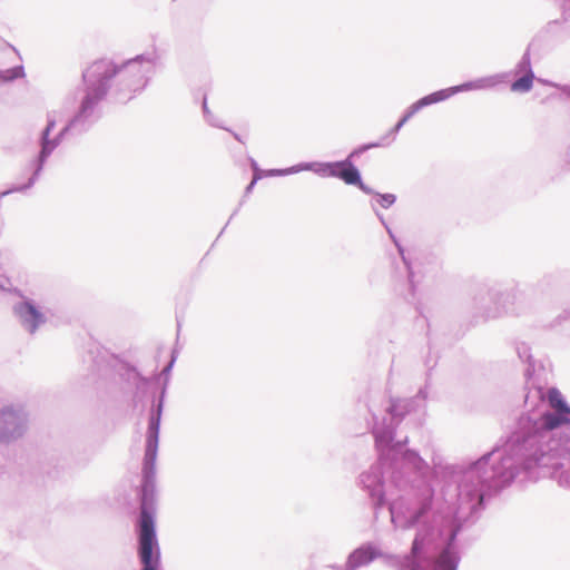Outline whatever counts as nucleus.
<instances>
[{"label":"nucleus","instance_id":"nucleus-11","mask_svg":"<svg viewBox=\"0 0 570 570\" xmlns=\"http://www.w3.org/2000/svg\"><path fill=\"white\" fill-rule=\"evenodd\" d=\"M1 420L4 424L17 423L20 424L22 422L21 415L13 407H6L1 411Z\"/></svg>","mask_w":570,"mask_h":570},{"label":"nucleus","instance_id":"nucleus-14","mask_svg":"<svg viewBox=\"0 0 570 570\" xmlns=\"http://www.w3.org/2000/svg\"><path fill=\"white\" fill-rule=\"evenodd\" d=\"M376 442H377V445H379L380 448H381V446H383V440H382V439L377 438V439H376Z\"/></svg>","mask_w":570,"mask_h":570},{"label":"nucleus","instance_id":"nucleus-3","mask_svg":"<svg viewBox=\"0 0 570 570\" xmlns=\"http://www.w3.org/2000/svg\"><path fill=\"white\" fill-rule=\"evenodd\" d=\"M17 313L23 324L28 326L30 332H35L43 322V315L30 302L20 304L17 308Z\"/></svg>","mask_w":570,"mask_h":570},{"label":"nucleus","instance_id":"nucleus-10","mask_svg":"<svg viewBox=\"0 0 570 570\" xmlns=\"http://www.w3.org/2000/svg\"><path fill=\"white\" fill-rule=\"evenodd\" d=\"M533 79L534 75L529 70L523 77L511 85V90L514 92H527L532 88Z\"/></svg>","mask_w":570,"mask_h":570},{"label":"nucleus","instance_id":"nucleus-15","mask_svg":"<svg viewBox=\"0 0 570 570\" xmlns=\"http://www.w3.org/2000/svg\"><path fill=\"white\" fill-rule=\"evenodd\" d=\"M256 179L254 178L250 183V185L248 186V189H250L253 187V185L255 184Z\"/></svg>","mask_w":570,"mask_h":570},{"label":"nucleus","instance_id":"nucleus-5","mask_svg":"<svg viewBox=\"0 0 570 570\" xmlns=\"http://www.w3.org/2000/svg\"><path fill=\"white\" fill-rule=\"evenodd\" d=\"M377 557V552L372 547H363L355 550L351 557L350 562L355 567L364 566Z\"/></svg>","mask_w":570,"mask_h":570},{"label":"nucleus","instance_id":"nucleus-1","mask_svg":"<svg viewBox=\"0 0 570 570\" xmlns=\"http://www.w3.org/2000/svg\"><path fill=\"white\" fill-rule=\"evenodd\" d=\"M138 540V553L142 563V570H157L160 562V553L156 538L154 514L146 501V489H144L141 500Z\"/></svg>","mask_w":570,"mask_h":570},{"label":"nucleus","instance_id":"nucleus-2","mask_svg":"<svg viewBox=\"0 0 570 570\" xmlns=\"http://www.w3.org/2000/svg\"><path fill=\"white\" fill-rule=\"evenodd\" d=\"M118 73L117 67L108 59L94 61L83 72V79L91 85H105Z\"/></svg>","mask_w":570,"mask_h":570},{"label":"nucleus","instance_id":"nucleus-7","mask_svg":"<svg viewBox=\"0 0 570 570\" xmlns=\"http://www.w3.org/2000/svg\"><path fill=\"white\" fill-rule=\"evenodd\" d=\"M442 99H443V95L441 92H434L432 95H429V96L422 98L421 100H419L416 104H414L411 107L409 114L397 124L396 128L401 127L404 124V121L407 120V118H410L412 115H414L423 106H426V105H430L433 102H438Z\"/></svg>","mask_w":570,"mask_h":570},{"label":"nucleus","instance_id":"nucleus-12","mask_svg":"<svg viewBox=\"0 0 570 570\" xmlns=\"http://www.w3.org/2000/svg\"><path fill=\"white\" fill-rule=\"evenodd\" d=\"M434 570H453L451 556L448 551H444L440 554V557L436 560V566Z\"/></svg>","mask_w":570,"mask_h":570},{"label":"nucleus","instance_id":"nucleus-6","mask_svg":"<svg viewBox=\"0 0 570 570\" xmlns=\"http://www.w3.org/2000/svg\"><path fill=\"white\" fill-rule=\"evenodd\" d=\"M548 400L551 407H553L559 414H570V407L567 405L561 393L557 389H551L548 392Z\"/></svg>","mask_w":570,"mask_h":570},{"label":"nucleus","instance_id":"nucleus-4","mask_svg":"<svg viewBox=\"0 0 570 570\" xmlns=\"http://www.w3.org/2000/svg\"><path fill=\"white\" fill-rule=\"evenodd\" d=\"M331 175L348 185L361 184L358 170L351 163L343 161L331 165Z\"/></svg>","mask_w":570,"mask_h":570},{"label":"nucleus","instance_id":"nucleus-13","mask_svg":"<svg viewBox=\"0 0 570 570\" xmlns=\"http://www.w3.org/2000/svg\"><path fill=\"white\" fill-rule=\"evenodd\" d=\"M376 204L384 208V209H387L390 207V205L392 204V199H390V197L387 196H380L377 199H376Z\"/></svg>","mask_w":570,"mask_h":570},{"label":"nucleus","instance_id":"nucleus-8","mask_svg":"<svg viewBox=\"0 0 570 570\" xmlns=\"http://www.w3.org/2000/svg\"><path fill=\"white\" fill-rule=\"evenodd\" d=\"M121 80L132 91H137L145 85L144 78L140 75L130 73L128 70L121 71Z\"/></svg>","mask_w":570,"mask_h":570},{"label":"nucleus","instance_id":"nucleus-9","mask_svg":"<svg viewBox=\"0 0 570 570\" xmlns=\"http://www.w3.org/2000/svg\"><path fill=\"white\" fill-rule=\"evenodd\" d=\"M543 425L547 430H553L562 424L570 423V420L564 414H551L547 413L542 416Z\"/></svg>","mask_w":570,"mask_h":570}]
</instances>
